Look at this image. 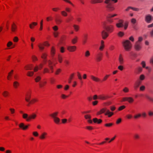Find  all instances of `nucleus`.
I'll return each instance as SVG.
<instances>
[{
  "instance_id": "obj_1",
  "label": "nucleus",
  "mask_w": 153,
  "mask_h": 153,
  "mask_svg": "<svg viewBox=\"0 0 153 153\" xmlns=\"http://www.w3.org/2000/svg\"><path fill=\"white\" fill-rule=\"evenodd\" d=\"M111 0H105V3L106 4V7L108 12H112L115 9V7L112 2H110Z\"/></svg>"
},
{
  "instance_id": "obj_2",
  "label": "nucleus",
  "mask_w": 153,
  "mask_h": 153,
  "mask_svg": "<svg viewBox=\"0 0 153 153\" xmlns=\"http://www.w3.org/2000/svg\"><path fill=\"white\" fill-rule=\"evenodd\" d=\"M37 116L36 114L33 113L30 115L29 116L27 114H23L22 115L23 118L26 120V121L27 122L30 121L32 120L35 119Z\"/></svg>"
},
{
  "instance_id": "obj_3",
  "label": "nucleus",
  "mask_w": 153,
  "mask_h": 153,
  "mask_svg": "<svg viewBox=\"0 0 153 153\" xmlns=\"http://www.w3.org/2000/svg\"><path fill=\"white\" fill-rule=\"evenodd\" d=\"M123 45L125 49L127 51H129L132 47V44L128 40H127L123 42Z\"/></svg>"
},
{
  "instance_id": "obj_4",
  "label": "nucleus",
  "mask_w": 153,
  "mask_h": 153,
  "mask_svg": "<svg viewBox=\"0 0 153 153\" xmlns=\"http://www.w3.org/2000/svg\"><path fill=\"white\" fill-rule=\"evenodd\" d=\"M105 111L106 112L105 113V115H108V117H110L113 115L114 113L112 112H110L109 110H107L106 108H104L100 110V111L97 112V114H100L104 113Z\"/></svg>"
},
{
  "instance_id": "obj_5",
  "label": "nucleus",
  "mask_w": 153,
  "mask_h": 153,
  "mask_svg": "<svg viewBox=\"0 0 153 153\" xmlns=\"http://www.w3.org/2000/svg\"><path fill=\"white\" fill-rule=\"evenodd\" d=\"M58 114V112H55L50 114V116L53 119L54 122L57 124H59L60 121V119L57 117Z\"/></svg>"
},
{
  "instance_id": "obj_6",
  "label": "nucleus",
  "mask_w": 153,
  "mask_h": 153,
  "mask_svg": "<svg viewBox=\"0 0 153 153\" xmlns=\"http://www.w3.org/2000/svg\"><path fill=\"white\" fill-rule=\"evenodd\" d=\"M105 29L108 33H111L114 31V27L113 25H110L105 27Z\"/></svg>"
},
{
  "instance_id": "obj_7",
  "label": "nucleus",
  "mask_w": 153,
  "mask_h": 153,
  "mask_svg": "<svg viewBox=\"0 0 153 153\" xmlns=\"http://www.w3.org/2000/svg\"><path fill=\"white\" fill-rule=\"evenodd\" d=\"M26 96L25 100L26 101L29 103L27 105L28 106L30 104H31V101H30L31 97V92H27L26 94Z\"/></svg>"
},
{
  "instance_id": "obj_8",
  "label": "nucleus",
  "mask_w": 153,
  "mask_h": 153,
  "mask_svg": "<svg viewBox=\"0 0 153 153\" xmlns=\"http://www.w3.org/2000/svg\"><path fill=\"white\" fill-rule=\"evenodd\" d=\"M108 33L105 30H102L101 32V34L102 39H105L109 36Z\"/></svg>"
},
{
  "instance_id": "obj_9",
  "label": "nucleus",
  "mask_w": 153,
  "mask_h": 153,
  "mask_svg": "<svg viewBox=\"0 0 153 153\" xmlns=\"http://www.w3.org/2000/svg\"><path fill=\"white\" fill-rule=\"evenodd\" d=\"M116 25L118 28L123 27L124 26L123 21L122 19H119L118 23H116Z\"/></svg>"
},
{
  "instance_id": "obj_10",
  "label": "nucleus",
  "mask_w": 153,
  "mask_h": 153,
  "mask_svg": "<svg viewBox=\"0 0 153 153\" xmlns=\"http://www.w3.org/2000/svg\"><path fill=\"white\" fill-rule=\"evenodd\" d=\"M103 56V54L101 52L98 53L96 56V59L98 62L100 61Z\"/></svg>"
},
{
  "instance_id": "obj_11",
  "label": "nucleus",
  "mask_w": 153,
  "mask_h": 153,
  "mask_svg": "<svg viewBox=\"0 0 153 153\" xmlns=\"http://www.w3.org/2000/svg\"><path fill=\"white\" fill-rule=\"evenodd\" d=\"M152 18L153 17L151 15H147L146 16L145 20L147 23H150L152 19Z\"/></svg>"
},
{
  "instance_id": "obj_12",
  "label": "nucleus",
  "mask_w": 153,
  "mask_h": 153,
  "mask_svg": "<svg viewBox=\"0 0 153 153\" xmlns=\"http://www.w3.org/2000/svg\"><path fill=\"white\" fill-rule=\"evenodd\" d=\"M134 48L137 51L140 50L141 48L140 43H139L138 42H136L134 46Z\"/></svg>"
},
{
  "instance_id": "obj_13",
  "label": "nucleus",
  "mask_w": 153,
  "mask_h": 153,
  "mask_svg": "<svg viewBox=\"0 0 153 153\" xmlns=\"http://www.w3.org/2000/svg\"><path fill=\"white\" fill-rule=\"evenodd\" d=\"M141 83V81L140 80H138L135 83L134 88L136 90L139 87Z\"/></svg>"
},
{
  "instance_id": "obj_14",
  "label": "nucleus",
  "mask_w": 153,
  "mask_h": 153,
  "mask_svg": "<svg viewBox=\"0 0 153 153\" xmlns=\"http://www.w3.org/2000/svg\"><path fill=\"white\" fill-rule=\"evenodd\" d=\"M68 50L70 52H74L76 49V47L75 46H69L67 48Z\"/></svg>"
},
{
  "instance_id": "obj_15",
  "label": "nucleus",
  "mask_w": 153,
  "mask_h": 153,
  "mask_svg": "<svg viewBox=\"0 0 153 153\" xmlns=\"http://www.w3.org/2000/svg\"><path fill=\"white\" fill-rule=\"evenodd\" d=\"M109 98L108 96H105L104 95H100L98 96V99L102 100H105Z\"/></svg>"
},
{
  "instance_id": "obj_16",
  "label": "nucleus",
  "mask_w": 153,
  "mask_h": 153,
  "mask_svg": "<svg viewBox=\"0 0 153 153\" xmlns=\"http://www.w3.org/2000/svg\"><path fill=\"white\" fill-rule=\"evenodd\" d=\"M47 134V133L45 132L42 133L39 136V138L41 140H43L45 139L46 137Z\"/></svg>"
},
{
  "instance_id": "obj_17",
  "label": "nucleus",
  "mask_w": 153,
  "mask_h": 153,
  "mask_svg": "<svg viewBox=\"0 0 153 153\" xmlns=\"http://www.w3.org/2000/svg\"><path fill=\"white\" fill-rule=\"evenodd\" d=\"M29 126V125L25 126L24 124L23 123H21L19 125V127L20 128H22L23 130H25L27 129L28 128Z\"/></svg>"
},
{
  "instance_id": "obj_18",
  "label": "nucleus",
  "mask_w": 153,
  "mask_h": 153,
  "mask_svg": "<svg viewBox=\"0 0 153 153\" xmlns=\"http://www.w3.org/2000/svg\"><path fill=\"white\" fill-rule=\"evenodd\" d=\"M91 79L94 81L96 82H98L100 81V79L98 78L95 77L93 75H91L90 76Z\"/></svg>"
},
{
  "instance_id": "obj_19",
  "label": "nucleus",
  "mask_w": 153,
  "mask_h": 153,
  "mask_svg": "<svg viewBox=\"0 0 153 153\" xmlns=\"http://www.w3.org/2000/svg\"><path fill=\"white\" fill-rule=\"evenodd\" d=\"M119 63L121 65H122L124 63V59L121 54H120L119 57Z\"/></svg>"
},
{
  "instance_id": "obj_20",
  "label": "nucleus",
  "mask_w": 153,
  "mask_h": 153,
  "mask_svg": "<svg viewBox=\"0 0 153 153\" xmlns=\"http://www.w3.org/2000/svg\"><path fill=\"white\" fill-rule=\"evenodd\" d=\"M93 121L94 123H97L99 124L101 123L102 122V120L101 119H98L96 118H95L93 119Z\"/></svg>"
},
{
  "instance_id": "obj_21",
  "label": "nucleus",
  "mask_w": 153,
  "mask_h": 153,
  "mask_svg": "<svg viewBox=\"0 0 153 153\" xmlns=\"http://www.w3.org/2000/svg\"><path fill=\"white\" fill-rule=\"evenodd\" d=\"M78 38L75 36L73 39L71 40V42L73 44H75L77 42Z\"/></svg>"
},
{
  "instance_id": "obj_22",
  "label": "nucleus",
  "mask_w": 153,
  "mask_h": 153,
  "mask_svg": "<svg viewBox=\"0 0 153 153\" xmlns=\"http://www.w3.org/2000/svg\"><path fill=\"white\" fill-rule=\"evenodd\" d=\"M101 46H100L99 49L100 51H102L104 47V42L103 40H101Z\"/></svg>"
},
{
  "instance_id": "obj_23",
  "label": "nucleus",
  "mask_w": 153,
  "mask_h": 153,
  "mask_svg": "<svg viewBox=\"0 0 153 153\" xmlns=\"http://www.w3.org/2000/svg\"><path fill=\"white\" fill-rule=\"evenodd\" d=\"M2 94L4 97H7L9 95V93L7 91H4Z\"/></svg>"
},
{
  "instance_id": "obj_24",
  "label": "nucleus",
  "mask_w": 153,
  "mask_h": 153,
  "mask_svg": "<svg viewBox=\"0 0 153 153\" xmlns=\"http://www.w3.org/2000/svg\"><path fill=\"white\" fill-rule=\"evenodd\" d=\"M17 27L14 23H13L11 26V30L13 32H15L16 29Z\"/></svg>"
},
{
  "instance_id": "obj_25",
  "label": "nucleus",
  "mask_w": 153,
  "mask_h": 153,
  "mask_svg": "<svg viewBox=\"0 0 153 153\" xmlns=\"http://www.w3.org/2000/svg\"><path fill=\"white\" fill-rule=\"evenodd\" d=\"M37 23L36 22H33L29 25L31 29H33L34 26L37 25Z\"/></svg>"
},
{
  "instance_id": "obj_26",
  "label": "nucleus",
  "mask_w": 153,
  "mask_h": 153,
  "mask_svg": "<svg viewBox=\"0 0 153 153\" xmlns=\"http://www.w3.org/2000/svg\"><path fill=\"white\" fill-rule=\"evenodd\" d=\"M103 1L102 0H92L91 2L93 4L101 3Z\"/></svg>"
},
{
  "instance_id": "obj_27",
  "label": "nucleus",
  "mask_w": 153,
  "mask_h": 153,
  "mask_svg": "<svg viewBox=\"0 0 153 153\" xmlns=\"http://www.w3.org/2000/svg\"><path fill=\"white\" fill-rule=\"evenodd\" d=\"M19 85V83L17 81H14L13 83V86L15 88H17Z\"/></svg>"
},
{
  "instance_id": "obj_28",
  "label": "nucleus",
  "mask_w": 153,
  "mask_h": 153,
  "mask_svg": "<svg viewBox=\"0 0 153 153\" xmlns=\"http://www.w3.org/2000/svg\"><path fill=\"white\" fill-rule=\"evenodd\" d=\"M127 99V101L129 103H132L134 101V99L131 97H128Z\"/></svg>"
},
{
  "instance_id": "obj_29",
  "label": "nucleus",
  "mask_w": 153,
  "mask_h": 153,
  "mask_svg": "<svg viewBox=\"0 0 153 153\" xmlns=\"http://www.w3.org/2000/svg\"><path fill=\"white\" fill-rule=\"evenodd\" d=\"M44 44H40L39 45H38V46L40 49V50H42L44 49Z\"/></svg>"
},
{
  "instance_id": "obj_30",
  "label": "nucleus",
  "mask_w": 153,
  "mask_h": 153,
  "mask_svg": "<svg viewBox=\"0 0 153 153\" xmlns=\"http://www.w3.org/2000/svg\"><path fill=\"white\" fill-rule=\"evenodd\" d=\"M55 49L53 47H52L51 51V54L52 56H54L55 54Z\"/></svg>"
},
{
  "instance_id": "obj_31",
  "label": "nucleus",
  "mask_w": 153,
  "mask_h": 153,
  "mask_svg": "<svg viewBox=\"0 0 153 153\" xmlns=\"http://www.w3.org/2000/svg\"><path fill=\"white\" fill-rule=\"evenodd\" d=\"M55 21L57 24H59L62 22L61 20L59 18H56Z\"/></svg>"
},
{
  "instance_id": "obj_32",
  "label": "nucleus",
  "mask_w": 153,
  "mask_h": 153,
  "mask_svg": "<svg viewBox=\"0 0 153 153\" xmlns=\"http://www.w3.org/2000/svg\"><path fill=\"white\" fill-rule=\"evenodd\" d=\"M73 26V27H74V30L76 31H77L79 29V26L76 25H74Z\"/></svg>"
},
{
  "instance_id": "obj_33",
  "label": "nucleus",
  "mask_w": 153,
  "mask_h": 153,
  "mask_svg": "<svg viewBox=\"0 0 153 153\" xmlns=\"http://www.w3.org/2000/svg\"><path fill=\"white\" fill-rule=\"evenodd\" d=\"M46 83V81L40 82L39 83V85L41 88H42Z\"/></svg>"
},
{
  "instance_id": "obj_34",
  "label": "nucleus",
  "mask_w": 153,
  "mask_h": 153,
  "mask_svg": "<svg viewBox=\"0 0 153 153\" xmlns=\"http://www.w3.org/2000/svg\"><path fill=\"white\" fill-rule=\"evenodd\" d=\"M47 55L45 53H43L41 56V57L44 59H46L47 58Z\"/></svg>"
},
{
  "instance_id": "obj_35",
  "label": "nucleus",
  "mask_w": 153,
  "mask_h": 153,
  "mask_svg": "<svg viewBox=\"0 0 153 153\" xmlns=\"http://www.w3.org/2000/svg\"><path fill=\"white\" fill-rule=\"evenodd\" d=\"M41 78L40 76H37L35 79V80L36 82H39L41 79Z\"/></svg>"
},
{
  "instance_id": "obj_36",
  "label": "nucleus",
  "mask_w": 153,
  "mask_h": 153,
  "mask_svg": "<svg viewBox=\"0 0 153 153\" xmlns=\"http://www.w3.org/2000/svg\"><path fill=\"white\" fill-rule=\"evenodd\" d=\"M117 15V14H110L109 15V18L110 19L114 17H115Z\"/></svg>"
},
{
  "instance_id": "obj_37",
  "label": "nucleus",
  "mask_w": 153,
  "mask_h": 153,
  "mask_svg": "<svg viewBox=\"0 0 153 153\" xmlns=\"http://www.w3.org/2000/svg\"><path fill=\"white\" fill-rule=\"evenodd\" d=\"M136 22L137 20L134 18H132L131 19V22L134 25L136 23Z\"/></svg>"
},
{
  "instance_id": "obj_38",
  "label": "nucleus",
  "mask_w": 153,
  "mask_h": 153,
  "mask_svg": "<svg viewBox=\"0 0 153 153\" xmlns=\"http://www.w3.org/2000/svg\"><path fill=\"white\" fill-rule=\"evenodd\" d=\"M34 74V72L32 71H28L27 72V75L29 76H32Z\"/></svg>"
},
{
  "instance_id": "obj_39",
  "label": "nucleus",
  "mask_w": 153,
  "mask_h": 153,
  "mask_svg": "<svg viewBox=\"0 0 153 153\" xmlns=\"http://www.w3.org/2000/svg\"><path fill=\"white\" fill-rule=\"evenodd\" d=\"M61 13L62 15L64 16H67V13L65 11H61Z\"/></svg>"
},
{
  "instance_id": "obj_40",
  "label": "nucleus",
  "mask_w": 153,
  "mask_h": 153,
  "mask_svg": "<svg viewBox=\"0 0 153 153\" xmlns=\"http://www.w3.org/2000/svg\"><path fill=\"white\" fill-rule=\"evenodd\" d=\"M124 35V33L122 31H120L118 33V35L120 37L123 36Z\"/></svg>"
},
{
  "instance_id": "obj_41",
  "label": "nucleus",
  "mask_w": 153,
  "mask_h": 153,
  "mask_svg": "<svg viewBox=\"0 0 153 153\" xmlns=\"http://www.w3.org/2000/svg\"><path fill=\"white\" fill-rule=\"evenodd\" d=\"M134 137L135 139H139L140 138V136L137 134H135L134 135Z\"/></svg>"
},
{
  "instance_id": "obj_42",
  "label": "nucleus",
  "mask_w": 153,
  "mask_h": 153,
  "mask_svg": "<svg viewBox=\"0 0 153 153\" xmlns=\"http://www.w3.org/2000/svg\"><path fill=\"white\" fill-rule=\"evenodd\" d=\"M43 73H49V70L47 68H45L44 69Z\"/></svg>"
},
{
  "instance_id": "obj_43",
  "label": "nucleus",
  "mask_w": 153,
  "mask_h": 153,
  "mask_svg": "<svg viewBox=\"0 0 153 153\" xmlns=\"http://www.w3.org/2000/svg\"><path fill=\"white\" fill-rule=\"evenodd\" d=\"M13 70H12L10 72L8 73V75L7 77V78L9 80L10 79V77L11 76V74L13 73Z\"/></svg>"
},
{
  "instance_id": "obj_44",
  "label": "nucleus",
  "mask_w": 153,
  "mask_h": 153,
  "mask_svg": "<svg viewBox=\"0 0 153 153\" xmlns=\"http://www.w3.org/2000/svg\"><path fill=\"white\" fill-rule=\"evenodd\" d=\"M109 75H106L105 76L103 77L102 79V81H104L107 80L108 78L109 77Z\"/></svg>"
},
{
  "instance_id": "obj_45",
  "label": "nucleus",
  "mask_w": 153,
  "mask_h": 153,
  "mask_svg": "<svg viewBox=\"0 0 153 153\" xmlns=\"http://www.w3.org/2000/svg\"><path fill=\"white\" fill-rule=\"evenodd\" d=\"M144 79H145L144 75L143 74H142L140 76V80H139L141 81V80H144Z\"/></svg>"
},
{
  "instance_id": "obj_46",
  "label": "nucleus",
  "mask_w": 153,
  "mask_h": 153,
  "mask_svg": "<svg viewBox=\"0 0 153 153\" xmlns=\"http://www.w3.org/2000/svg\"><path fill=\"white\" fill-rule=\"evenodd\" d=\"M141 116V114H138L134 116V117L135 119H137Z\"/></svg>"
},
{
  "instance_id": "obj_47",
  "label": "nucleus",
  "mask_w": 153,
  "mask_h": 153,
  "mask_svg": "<svg viewBox=\"0 0 153 153\" xmlns=\"http://www.w3.org/2000/svg\"><path fill=\"white\" fill-rule=\"evenodd\" d=\"M27 70H32V67L31 65L27 66L25 67Z\"/></svg>"
},
{
  "instance_id": "obj_48",
  "label": "nucleus",
  "mask_w": 153,
  "mask_h": 153,
  "mask_svg": "<svg viewBox=\"0 0 153 153\" xmlns=\"http://www.w3.org/2000/svg\"><path fill=\"white\" fill-rule=\"evenodd\" d=\"M43 20H42L40 22V27L39 29L40 30H42L43 28Z\"/></svg>"
},
{
  "instance_id": "obj_49",
  "label": "nucleus",
  "mask_w": 153,
  "mask_h": 153,
  "mask_svg": "<svg viewBox=\"0 0 153 153\" xmlns=\"http://www.w3.org/2000/svg\"><path fill=\"white\" fill-rule=\"evenodd\" d=\"M58 59L59 62L61 63L62 62V57L59 55L58 57Z\"/></svg>"
},
{
  "instance_id": "obj_50",
  "label": "nucleus",
  "mask_w": 153,
  "mask_h": 153,
  "mask_svg": "<svg viewBox=\"0 0 153 153\" xmlns=\"http://www.w3.org/2000/svg\"><path fill=\"white\" fill-rule=\"evenodd\" d=\"M123 91L125 93L128 92L129 91V89L127 87H125L123 89Z\"/></svg>"
},
{
  "instance_id": "obj_51",
  "label": "nucleus",
  "mask_w": 153,
  "mask_h": 153,
  "mask_svg": "<svg viewBox=\"0 0 153 153\" xmlns=\"http://www.w3.org/2000/svg\"><path fill=\"white\" fill-rule=\"evenodd\" d=\"M145 87L144 85H142L140 87V89L141 91H143L145 90Z\"/></svg>"
},
{
  "instance_id": "obj_52",
  "label": "nucleus",
  "mask_w": 153,
  "mask_h": 153,
  "mask_svg": "<svg viewBox=\"0 0 153 153\" xmlns=\"http://www.w3.org/2000/svg\"><path fill=\"white\" fill-rule=\"evenodd\" d=\"M126 107L124 105H122L120 107L118 108L119 111H121L125 108Z\"/></svg>"
},
{
  "instance_id": "obj_53",
  "label": "nucleus",
  "mask_w": 153,
  "mask_h": 153,
  "mask_svg": "<svg viewBox=\"0 0 153 153\" xmlns=\"http://www.w3.org/2000/svg\"><path fill=\"white\" fill-rule=\"evenodd\" d=\"M73 76H74V74H72L71 75V76L70 78L68 79V82L69 83H71V80H72V77H73Z\"/></svg>"
},
{
  "instance_id": "obj_54",
  "label": "nucleus",
  "mask_w": 153,
  "mask_h": 153,
  "mask_svg": "<svg viewBox=\"0 0 153 153\" xmlns=\"http://www.w3.org/2000/svg\"><path fill=\"white\" fill-rule=\"evenodd\" d=\"M19 40V39L17 36H15L13 39V41L15 42H17Z\"/></svg>"
},
{
  "instance_id": "obj_55",
  "label": "nucleus",
  "mask_w": 153,
  "mask_h": 153,
  "mask_svg": "<svg viewBox=\"0 0 153 153\" xmlns=\"http://www.w3.org/2000/svg\"><path fill=\"white\" fill-rule=\"evenodd\" d=\"M90 55V53L89 51H87L85 53V56L86 57Z\"/></svg>"
},
{
  "instance_id": "obj_56",
  "label": "nucleus",
  "mask_w": 153,
  "mask_h": 153,
  "mask_svg": "<svg viewBox=\"0 0 153 153\" xmlns=\"http://www.w3.org/2000/svg\"><path fill=\"white\" fill-rule=\"evenodd\" d=\"M61 71V70L60 69H58L55 72V74L56 75H58L59 74V73Z\"/></svg>"
},
{
  "instance_id": "obj_57",
  "label": "nucleus",
  "mask_w": 153,
  "mask_h": 153,
  "mask_svg": "<svg viewBox=\"0 0 153 153\" xmlns=\"http://www.w3.org/2000/svg\"><path fill=\"white\" fill-rule=\"evenodd\" d=\"M13 45V43L11 42L10 41L8 42L7 44V46L8 47H10V46L12 45Z\"/></svg>"
},
{
  "instance_id": "obj_58",
  "label": "nucleus",
  "mask_w": 153,
  "mask_h": 153,
  "mask_svg": "<svg viewBox=\"0 0 153 153\" xmlns=\"http://www.w3.org/2000/svg\"><path fill=\"white\" fill-rule=\"evenodd\" d=\"M113 125L112 123H106L105 124V126L106 127H110Z\"/></svg>"
},
{
  "instance_id": "obj_59",
  "label": "nucleus",
  "mask_w": 153,
  "mask_h": 153,
  "mask_svg": "<svg viewBox=\"0 0 153 153\" xmlns=\"http://www.w3.org/2000/svg\"><path fill=\"white\" fill-rule=\"evenodd\" d=\"M141 65H142V67L143 68H145L146 66V62L144 61H143L141 63Z\"/></svg>"
},
{
  "instance_id": "obj_60",
  "label": "nucleus",
  "mask_w": 153,
  "mask_h": 153,
  "mask_svg": "<svg viewBox=\"0 0 153 153\" xmlns=\"http://www.w3.org/2000/svg\"><path fill=\"white\" fill-rule=\"evenodd\" d=\"M52 28L55 31H56L58 30V27L57 26H55L54 27H52Z\"/></svg>"
},
{
  "instance_id": "obj_61",
  "label": "nucleus",
  "mask_w": 153,
  "mask_h": 153,
  "mask_svg": "<svg viewBox=\"0 0 153 153\" xmlns=\"http://www.w3.org/2000/svg\"><path fill=\"white\" fill-rule=\"evenodd\" d=\"M85 117L86 119H91V117L90 115H87L85 116Z\"/></svg>"
},
{
  "instance_id": "obj_62",
  "label": "nucleus",
  "mask_w": 153,
  "mask_h": 153,
  "mask_svg": "<svg viewBox=\"0 0 153 153\" xmlns=\"http://www.w3.org/2000/svg\"><path fill=\"white\" fill-rule=\"evenodd\" d=\"M118 68L120 70L122 71L123 69V67L122 65H120L118 66Z\"/></svg>"
},
{
  "instance_id": "obj_63",
  "label": "nucleus",
  "mask_w": 153,
  "mask_h": 153,
  "mask_svg": "<svg viewBox=\"0 0 153 153\" xmlns=\"http://www.w3.org/2000/svg\"><path fill=\"white\" fill-rule=\"evenodd\" d=\"M58 33L56 32H54L53 33L54 36L55 37H57L58 36Z\"/></svg>"
},
{
  "instance_id": "obj_64",
  "label": "nucleus",
  "mask_w": 153,
  "mask_h": 153,
  "mask_svg": "<svg viewBox=\"0 0 153 153\" xmlns=\"http://www.w3.org/2000/svg\"><path fill=\"white\" fill-rule=\"evenodd\" d=\"M65 10L66 12H70L71 11V9L69 7H66L65 8Z\"/></svg>"
}]
</instances>
